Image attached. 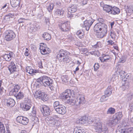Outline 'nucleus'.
<instances>
[{
    "mask_svg": "<svg viewBox=\"0 0 133 133\" xmlns=\"http://www.w3.org/2000/svg\"><path fill=\"white\" fill-rule=\"evenodd\" d=\"M59 26L61 30L63 31L66 32L70 28V23L69 21L62 22L59 24Z\"/></svg>",
    "mask_w": 133,
    "mask_h": 133,
    "instance_id": "obj_8",
    "label": "nucleus"
},
{
    "mask_svg": "<svg viewBox=\"0 0 133 133\" xmlns=\"http://www.w3.org/2000/svg\"><path fill=\"white\" fill-rule=\"evenodd\" d=\"M54 6V5L53 4H49L47 8V9L48 11L49 12L51 11L53 9Z\"/></svg>",
    "mask_w": 133,
    "mask_h": 133,
    "instance_id": "obj_45",
    "label": "nucleus"
},
{
    "mask_svg": "<svg viewBox=\"0 0 133 133\" xmlns=\"http://www.w3.org/2000/svg\"><path fill=\"white\" fill-rule=\"evenodd\" d=\"M93 125L95 127L96 131L99 133H107V129L105 127L103 128L102 127V123L98 118H96Z\"/></svg>",
    "mask_w": 133,
    "mask_h": 133,
    "instance_id": "obj_3",
    "label": "nucleus"
},
{
    "mask_svg": "<svg viewBox=\"0 0 133 133\" xmlns=\"http://www.w3.org/2000/svg\"><path fill=\"white\" fill-rule=\"evenodd\" d=\"M81 116H76V118L75 119V123L77 124H81Z\"/></svg>",
    "mask_w": 133,
    "mask_h": 133,
    "instance_id": "obj_47",
    "label": "nucleus"
},
{
    "mask_svg": "<svg viewBox=\"0 0 133 133\" xmlns=\"http://www.w3.org/2000/svg\"><path fill=\"white\" fill-rule=\"evenodd\" d=\"M128 99L129 100H131L132 98V94L131 93L128 94L127 95Z\"/></svg>",
    "mask_w": 133,
    "mask_h": 133,
    "instance_id": "obj_53",
    "label": "nucleus"
},
{
    "mask_svg": "<svg viewBox=\"0 0 133 133\" xmlns=\"http://www.w3.org/2000/svg\"><path fill=\"white\" fill-rule=\"evenodd\" d=\"M26 72L30 74L38 72V71L34 70L30 66H27L26 67Z\"/></svg>",
    "mask_w": 133,
    "mask_h": 133,
    "instance_id": "obj_22",
    "label": "nucleus"
},
{
    "mask_svg": "<svg viewBox=\"0 0 133 133\" xmlns=\"http://www.w3.org/2000/svg\"><path fill=\"white\" fill-rule=\"evenodd\" d=\"M125 72L123 71H121L119 72V74L121 77L122 78L125 76Z\"/></svg>",
    "mask_w": 133,
    "mask_h": 133,
    "instance_id": "obj_54",
    "label": "nucleus"
},
{
    "mask_svg": "<svg viewBox=\"0 0 133 133\" xmlns=\"http://www.w3.org/2000/svg\"><path fill=\"white\" fill-rule=\"evenodd\" d=\"M38 66L39 68H43V66L42 65V63L41 61L39 62L38 63Z\"/></svg>",
    "mask_w": 133,
    "mask_h": 133,
    "instance_id": "obj_62",
    "label": "nucleus"
},
{
    "mask_svg": "<svg viewBox=\"0 0 133 133\" xmlns=\"http://www.w3.org/2000/svg\"><path fill=\"white\" fill-rule=\"evenodd\" d=\"M103 26L102 28V29L99 32H96V35L97 37L98 38H103L104 36H105L107 34V26L105 24L103 25Z\"/></svg>",
    "mask_w": 133,
    "mask_h": 133,
    "instance_id": "obj_6",
    "label": "nucleus"
},
{
    "mask_svg": "<svg viewBox=\"0 0 133 133\" xmlns=\"http://www.w3.org/2000/svg\"><path fill=\"white\" fill-rule=\"evenodd\" d=\"M110 57L108 55L103 54L102 56L99 58L101 62H106L110 58Z\"/></svg>",
    "mask_w": 133,
    "mask_h": 133,
    "instance_id": "obj_21",
    "label": "nucleus"
},
{
    "mask_svg": "<svg viewBox=\"0 0 133 133\" xmlns=\"http://www.w3.org/2000/svg\"><path fill=\"white\" fill-rule=\"evenodd\" d=\"M113 116L115 118H116L118 121L121 119L122 117V112H119L116 113Z\"/></svg>",
    "mask_w": 133,
    "mask_h": 133,
    "instance_id": "obj_31",
    "label": "nucleus"
},
{
    "mask_svg": "<svg viewBox=\"0 0 133 133\" xmlns=\"http://www.w3.org/2000/svg\"><path fill=\"white\" fill-rule=\"evenodd\" d=\"M37 82L39 83L42 82V85L46 87L52 84L53 83V80L49 77L43 76L37 79Z\"/></svg>",
    "mask_w": 133,
    "mask_h": 133,
    "instance_id": "obj_5",
    "label": "nucleus"
},
{
    "mask_svg": "<svg viewBox=\"0 0 133 133\" xmlns=\"http://www.w3.org/2000/svg\"><path fill=\"white\" fill-rule=\"evenodd\" d=\"M81 124L87 125V117L84 116L81 117Z\"/></svg>",
    "mask_w": 133,
    "mask_h": 133,
    "instance_id": "obj_37",
    "label": "nucleus"
},
{
    "mask_svg": "<svg viewBox=\"0 0 133 133\" xmlns=\"http://www.w3.org/2000/svg\"><path fill=\"white\" fill-rule=\"evenodd\" d=\"M125 130L124 129H122L121 128H119L118 129L116 130L117 133H125Z\"/></svg>",
    "mask_w": 133,
    "mask_h": 133,
    "instance_id": "obj_48",
    "label": "nucleus"
},
{
    "mask_svg": "<svg viewBox=\"0 0 133 133\" xmlns=\"http://www.w3.org/2000/svg\"><path fill=\"white\" fill-rule=\"evenodd\" d=\"M29 50L27 48H26V50L24 53V55L26 56H28L29 55L28 53Z\"/></svg>",
    "mask_w": 133,
    "mask_h": 133,
    "instance_id": "obj_59",
    "label": "nucleus"
},
{
    "mask_svg": "<svg viewBox=\"0 0 133 133\" xmlns=\"http://www.w3.org/2000/svg\"><path fill=\"white\" fill-rule=\"evenodd\" d=\"M68 10L69 12L74 13L75 12V6L74 5H72L71 7L68 8Z\"/></svg>",
    "mask_w": 133,
    "mask_h": 133,
    "instance_id": "obj_44",
    "label": "nucleus"
},
{
    "mask_svg": "<svg viewBox=\"0 0 133 133\" xmlns=\"http://www.w3.org/2000/svg\"><path fill=\"white\" fill-rule=\"evenodd\" d=\"M75 133H82V130L80 128H75Z\"/></svg>",
    "mask_w": 133,
    "mask_h": 133,
    "instance_id": "obj_49",
    "label": "nucleus"
},
{
    "mask_svg": "<svg viewBox=\"0 0 133 133\" xmlns=\"http://www.w3.org/2000/svg\"><path fill=\"white\" fill-rule=\"evenodd\" d=\"M112 9V6L108 5H104L103 7V10L109 14H110Z\"/></svg>",
    "mask_w": 133,
    "mask_h": 133,
    "instance_id": "obj_25",
    "label": "nucleus"
},
{
    "mask_svg": "<svg viewBox=\"0 0 133 133\" xmlns=\"http://www.w3.org/2000/svg\"><path fill=\"white\" fill-rule=\"evenodd\" d=\"M105 24L102 23H96L94 27V30L96 32H99L100 31V30L102 29V28L104 25Z\"/></svg>",
    "mask_w": 133,
    "mask_h": 133,
    "instance_id": "obj_17",
    "label": "nucleus"
},
{
    "mask_svg": "<svg viewBox=\"0 0 133 133\" xmlns=\"http://www.w3.org/2000/svg\"><path fill=\"white\" fill-rule=\"evenodd\" d=\"M74 12H69L68 13V17L71 18L73 17V16L74 15Z\"/></svg>",
    "mask_w": 133,
    "mask_h": 133,
    "instance_id": "obj_56",
    "label": "nucleus"
},
{
    "mask_svg": "<svg viewBox=\"0 0 133 133\" xmlns=\"http://www.w3.org/2000/svg\"><path fill=\"white\" fill-rule=\"evenodd\" d=\"M21 107L24 111L29 110L30 108V106L24 103H22L21 104Z\"/></svg>",
    "mask_w": 133,
    "mask_h": 133,
    "instance_id": "obj_30",
    "label": "nucleus"
},
{
    "mask_svg": "<svg viewBox=\"0 0 133 133\" xmlns=\"http://www.w3.org/2000/svg\"><path fill=\"white\" fill-rule=\"evenodd\" d=\"M16 35L14 32L12 30L7 31L5 37V39L7 41H9L14 38Z\"/></svg>",
    "mask_w": 133,
    "mask_h": 133,
    "instance_id": "obj_10",
    "label": "nucleus"
},
{
    "mask_svg": "<svg viewBox=\"0 0 133 133\" xmlns=\"http://www.w3.org/2000/svg\"><path fill=\"white\" fill-rule=\"evenodd\" d=\"M40 28V26L38 24H34L31 26L30 29L32 31H35Z\"/></svg>",
    "mask_w": 133,
    "mask_h": 133,
    "instance_id": "obj_36",
    "label": "nucleus"
},
{
    "mask_svg": "<svg viewBox=\"0 0 133 133\" xmlns=\"http://www.w3.org/2000/svg\"><path fill=\"white\" fill-rule=\"evenodd\" d=\"M62 105V104H60V103L58 101H55L54 103V107L55 110L57 108H58L60 105Z\"/></svg>",
    "mask_w": 133,
    "mask_h": 133,
    "instance_id": "obj_43",
    "label": "nucleus"
},
{
    "mask_svg": "<svg viewBox=\"0 0 133 133\" xmlns=\"http://www.w3.org/2000/svg\"><path fill=\"white\" fill-rule=\"evenodd\" d=\"M112 91V88L111 86H108L105 91L104 94L107 97H109L111 94Z\"/></svg>",
    "mask_w": 133,
    "mask_h": 133,
    "instance_id": "obj_23",
    "label": "nucleus"
},
{
    "mask_svg": "<svg viewBox=\"0 0 133 133\" xmlns=\"http://www.w3.org/2000/svg\"><path fill=\"white\" fill-rule=\"evenodd\" d=\"M118 121L113 116V119H109L108 121V123L110 125H115L118 123Z\"/></svg>",
    "mask_w": 133,
    "mask_h": 133,
    "instance_id": "obj_24",
    "label": "nucleus"
},
{
    "mask_svg": "<svg viewBox=\"0 0 133 133\" xmlns=\"http://www.w3.org/2000/svg\"><path fill=\"white\" fill-rule=\"evenodd\" d=\"M45 22L46 24L49 25L50 24L49 19L48 18H45Z\"/></svg>",
    "mask_w": 133,
    "mask_h": 133,
    "instance_id": "obj_61",
    "label": "nucleus"
},
{
    "mask_svg": "<svg viewBox=\"0 0 133 133\" xmlns=\"http://www.w3.org/2000/svg\"><path fill=\"white\" fill-rule=\"evenodd\" d=\"M129 109L131 111H133V103H131L130 104Z\"/></svg>",
    "mask_w": 133,
    "mask_h": 133,
    "instance_id": "obj_55",
    "label": "nucleus"
},
{
    "mask_svg": "<svg viewBox=\"0 0 133 133\" xmlns=\"http://www.w3.org/2000/svg\"><path fill=\"white\" fill-rule=\"evenodd\" d=\"M94 21V19L90 18L89 20H86L84 22V25L83 27H85L87 31L89 30L90 27Z\"/></svg>",
    "mask_w": 133,
    "mask_h": 133,
    "instance_id": "obj_11",
    "label": "nucleus"
},
{
    "mask_svg": "<svg viewBox=\"0 0 133 133\" xmlns=\"http://www.w3.org/2000/svg\"><path fill=\"white\" fill-rule=\"evenodd\" d=\"M58 117L57 115H54L52 116H49L45 119L46 122L51 126L55 125L58 127L60 125L61 122L58 120Z\"/></svg>",
    "mask_w": 133,
    "mask_h": 133,
    "instance_id": "obj_4",
    "label": "nucleus"
},
{
    "mask_svg": "<svg viewBox=\"0 0 133 133\" xmlns=\"http://www.w3.org/2000/svg\"><path fill=\"white\" fill-rule=\"evenodd\" d=\"M49 88H50L51 90L52 91H54L56 90L55 88L54 87L52 84H51V85L48 86Z\"/></svg>",
    "mask_w": 133,
    "mask_h": 133,
    "instance_id": "obj_58",
    "label": "nucleus"
},
{
    "mask_svg": "<svg viewBox=\"0 0 133 133\" xmlns=\"http://www.w3.org/2000/svg\"><path fill=\"white\" fill-rule=\"evenodd\" d=\"M43 37L44 39L48 41L51 39L50 35L47 33H44L43 36Z\"/></svg>",
    "mask_w": 133,
    "mask_h": 133,
    "instance_id": "obj_34",
    "label": "nucleus"
},
{
    "mask_svg": "<svg viewBox=\"0 0 133 133\" xmlns=\"http://www.w3.org/2000/svg\"><path fill=\"white\" fill-rule=\"evenodd\" d=\"M120 12L119 9L117 8L116 7H112L110 14H112L115 15L116 14H118Z\"/></svg>",
    "mask_w": 133,
    "mask_h": 133,
    "instance_id": "obj_26",
    "label": "nucleus"
},
{
    "mask_svg": "<svg viewBox=\"0 0 133 133\" xmlns=\"http://www.w3.org/2000/svg\"><path fill=\"white\" fill-rule=\"evenodd\" d=\"M127 76L124 77V81L122 82V90L124 91L128 89L129 87V83L128 79H127Z\"/></svg>",
    "mask_w": 133,
    "mask_h": 133,
    "instance_id": "obj_14",
    "label": "nucleus"
},
{
    "mask_svg": "<svg viewBox=\"0 0 133 133\" xmlns=\"http://www.w3.org/2000/svg\"><path fill=\"white\" fill-rule=\"evenodd\" d=\"M20 88L18 84H16L14 86L13 88L10 91V92L12 93L13 94H15L18 92Z\"/></svg>",
    "mask_w": 133,
    "mask_h": 133,
    "instance_id": "obj_28",
    "label": "nucleus"
},
{
    "mask_svg": "<svg viewBox=\"0 0 133 133\" xmlns=\"http://www.w3.org/2000/svg\"><path fill=\"white\" fill-rule=\"evenodd\" d=\"M76 98L75 99V105L78 106L80 104H83L85 102L84 96L82 95L76 94Z\"/></svg>",
    "mask_w": 133,
    "mask_h": 133,
    "instance_id": "obj_7",
    "label": "nucleus"
},
{
    "mask_svg": "<svg viewBox=\"0 0 133 133\" xmlns=\"http://www.w3.org/2000/svg\"><path fill=\"white\" fill-rule=\"evenodd\" d=\"M62 96L63 99L67 100L65 102L66 104L74 105L75 94L73 90L71 91L69 89L66 90L62 93Z\"/></svg>",
    "mask_w": 133,
    "mask_h": 133,
    "instance_id": "obj_1",
    "label": "nucleus"
},
{
    "mask_svg": "<svg viewBox=\"0 0 133 133\" xmlns=\"http://www.w3.org/2000/svg\"><path fill=\"white\" fill-rule=\"evenodd\" d=\"M41 53L43 55L49 54L50 52V50L49 48L46 47L44 44H41L40 45L39 48Z\"/></svg>",
    "mask_w": 133,
    "mask_h": 133,
    "instance_id": "obj_13",
    "label": "nucleus"
},
{
    "mask_svg": "<svg viewBox=\"0 0 133 133\" xmlns=\"http://www.w3.org/2000/svg\"><path fill=\"white\" fill-rule=\"evenodd\" d=\"M59 114L63 115L66 112V109L65 106L63 105H60L58 108L55 110Z\"/></svg>",
    "mask_w": 133,
    "mask_h": 133,
    "instance_id": "obj_15",
    "label": "nucleus"
},
{
    "mask_svg": "<svg viewBox=\"0 0 133 133\" xmlns=\"http://www.w3.org/2000/svg\"><path fill=\"white\" fill-rule=\"evenodd\" d=\"M96 118H87V125L88 124H91L92 123H93V124H94V122L95 121V119Z\"/></svg>",
    "mask_w": 133,
    "mask_h": 133,
    "instance_id": "obj_40",
    "label": "nucleus"
},
{
    "mask_svg": "<svg viewBox=\"0 0 133 133\" xmlns=\"http://www.w3.org/2000/svg\"><path fill=\"white\" fill-rule=\"evenodd\" d=\"M42 92L40 90H37L34 94V97L36 98H41L42 95Z\"/></svg>",
    "mask_w": 133,
    "mask_h": 133,
    "instance_id": "obj_29",
    "label": "nucleus"
},
{
    "mask_svg": "<svg viewBox=\"0 0 133 133\" xmlns=\"http://www.w3.org/2000/svg\"><path fill=\"white\" fill-rule=\"evenodd\" d=\"M98 22H99V23L102 22L104 21L103 19L101 18H98Z\"/></svg>",
    "mask_w": 133,
    "mask_h": 133,
    "instance_id": "obj_63",
    "label": "nucleus"
},
{
    "mask_svg": "<svg viewBox=\"0 0 133 133\" xmlns=\"http://www.w3.org/2000/svg\"><path fill=\"white\" fill-rule=\"evenodd\" d=\"M125 133H130L133 131V128L127 127L124 129Z\"/></svg>",
    "mask_w": 133,
    "mask_h": 133,
    "instance_id": "obj_41",
    "label": "nucleus"
},
{
    "mask_svg": "<svg viewBox=\"0 0 133 133\" xmlns=\"http://www.w3.org/2000/svg\"><path fill=\"white\" fill-rule=\"evenodd\" d=\"M5 102L6 103L7 106L9 108L13 107L15 103V100L11 98L6 99L5 101Z\"/></svg>",
    "mask_w": 133,
    "mask_h": 133,
    "instance_id": "obj_16",
    "label": "nucleus"
},
{
    "mask_svg": "<svg viewBox=\"0 0 133 133\" xmlns=\"http://www.w3.org/2000/svg\"><path fill=\"white\" fill-rule=\"evenodd\" d=\"M16 98L17 99H21L23 98L24 97L23 93L21 92H19L18 94H13Z\"/></svg>",
    "mask_w": 133,
    "mask_h": 133,
    "instance_id": "obj_33",
    "label": "nucleus"
},
{
    "mask_svg": "<svg viewBox=\"0 0 133 133\" xmlns=\"http://www.w3.org/2000/svg\"><path fill=\"white\" fill-rule=\"evenodd\" d=\"M126 60V58L124 57H123L121 58H120L119 61L121 63H124Z\"/></svg>",
    "mask_w": 133,
    "mask_h": 133,
    "instance_id": "obj_52",
    "label": "nucleus"
},
{
    "mask_svg": "<svg viewBox=\"0 0 133 133\" xmlns=\"http://www.w3.org/2000/svg\"><path fill=\"white\" fill-rule=\"evenodd\" d=\"M62 78L63 82L65 83L67 82L68 81V78L67 76H63L62 77Z\"/></svg>",
    "mask_w": 133,
    "mask_h": 133,
    "instance_id": "obj_50",
    "label": "nucleus"
},
{
    "mask_svg": "<svg viewBox=\"0 0 133 133\" xmlns=\"http://www.w3.org/2000/svg\"><path fill=\"white\" fill-rule=\"evenodd\" d=\"M76 34L79 38H81L83 37L84 35V33L82 30H80L77 31Z\"/></svg>",
    "mask_w": 133,
    "mask_h": 133,
    "instance_id": "obj_32",
    "label": "nucleus"
},
{
    "mask_svg": "<svg viewBox=\"0 0 133 133\" xmlns=\"http://www.w3.org/2000/svg\"><path fill=\"white\" fill-rule=\"evenodd\" d=\"M17 121L24 125L27 124L29 122V119L27 118L22 116H18L17 118Z\"/></svg>",
    "mask_w": 133,
    "mask_h": 133,
    "instance_id": "obj_12",
    "label": "nucleus"
},
{
    "mask_svg": "<svg viewBox=\"0 0 133 133\" xmlns=\"http://www.w3.org/2000/svg\"><path fill=\"white\" fill-rule=\"evenodd\" d=\"M5 128L4 125L0 122V133H5Z\"/></svg>",
    "mask_w": 133,
    "mask_h": 133,
    "instance_id": "obj_42",
    "label": "nucleus"
},
{
    "mask_svg": "<svg viewBox=\"0 0 133 133\" xmlns=\"http://www.w3.org/2000/svg\"><path fill=\"white\" fill-rule=\"evenodd\" d=\"M42 95L41 98L42 100L44 101H46L49 99L48 96L44 92H42Z\"/></svg>",
    "mask_w": 133,
    "mask_h": 133,
    "instance_id": "obj_35",
    "label": "nucleus"
},
{
    "mask_svg": "<svg viewBox=\"0 0 133 133\" xmlns=\"http://www.w3.org/2000/svg\"><path fill=\"white\" fill-rule=\"evenodd\" d=\"M17 68L15 64L13 62H11L8 67V69L10 73H12L16 71Z\"/></svg>",
    "mask_w": 133,
    "mask_h": 133,
    "instance_id": "obj_18",
    "label": "nucleus"
},
{
    "mask_svg": "<svg viewBox=\"0 0 133 133\" xmlns=\"http://www.w3.org/2000/svg\"><path fill=\"white\" fill-rule=\"evenodd\" d=\"M64 12V11L62 9H57L54 13L55 16L56 17L62 16L63 15Z\"/></svg>",
    "mask_w": 133,
    "mask_h": 133,
    "instance_id": "obj_20",
    "label": "nucleus"
},
{
    "mask_svg": "<svg viewBox=\"0 0 133 133\" xmlns=\"http://www.w3.org/2000/svg\"><path fill=\"white\" fill-rule=\"evenodd\" d=\"M40 110L44 116L50 115L51 110L49 107L45 105L41 106L40 107Z\"/></svg>",
    "mask_w": 133,
    "mask_h": 133,
    "instance_id": "obj_9",
    "label": "nucleus"
},
{
    "mask_svg": "<svg viewBox=\"0 0 133 133\" xmlns=\"http://www.w3.org/2000/svg\"><path fill=\"white\" fill-rule=\"evenodd\" d=\"M115 109L113 108H109L107 111V114H113L115 112Z\"/></svg>",
    "mask_w": 133,
    "mask_h": 133,
    "instance_id": "obj_39",
    "label": "nucleus"
},
{
    "mask_svg": "<svg viewBox=\"0 0 133 133\" xmlns=\"http://www.w3.org/2000/svg\"><path fill=\"white\" fill-rule=\"evenodd\" d=\"M14 54L12 52H10L8 54H5L3 55L2 57L6 61H9L11 58L14 57Z\"/></svg>",
    "mask_w": 133,
    "mask_h": 133,
    "instance_id": "obj_19",
    "label": "nucleus"
},
{
    "mask_svg": "<svg viewBox=\"0 0 133 133\" xmlns=\"http://www.w3.org/2000/svg\"><path fill=\"white\" fill-rule=\"evenodd\" d=\"M133 13V6H129L128 8V12H127V16H131L130 14Z\"/></svg>",
    "mask_w": 133,
    "mask_h": 133,
    "instance_id": "obj_38",
    "label": "nucleus"
},
{
    "mask_svg": "<svg viewBox=\"0 0 133 133\" xmlns=\"http://www.w3.org/2000/svg\"><path fill=\"white\" fill-rule=\"evenodd\" d=\"M81 51L83 52L84 53H86L87 51V49L85 48H82L81 49Z\"/></svg>",
    "mask_w": 133,
    "mask_h": 133,
    "instance_id": "obj_60",
    "label": "nucleus"
},
{
    "mask_svg": "<svg viewBox=\"0 0 133 133\" xmlns=\"http://www.w3.org/2000/svg\"><path fill=\"white\" fill-rule=\"evenodd\" d=\"M69 54V52L61 50L57 55V58L61 61H62L66 63H69L70 61V58L68 56V55Z\"/></svg>",
    "mask_w": 133,
    "mask_h": 133,
    "instance_id": "obj_2",
    "label": "nucleus"
},
{
    "mask_svg": "<svg viewBox=\"0 0 133 133\" xmlns=\"http://www.w3.org/2000/svg\"><path fill=\"white\" fill-rule=\"evenodd\" d=\"M99 65L98 63H95L94 66V70L96 71L99 67Z\"/></svg>",
    "mask_w": 133,
    "mask_h": 133,
    "instance_id": "obj_51",
    "label": "nucleus"
},
{
    "mask_svg": "<svg viewBox=\"0 0 133 133\" xmlns=\"http://www.w3.org/2000/svg\"><path fill=\"white\" fill-rule=\"evenodd\" d=\"M19 0H10L11 5L13 7H15L19 5Z\"/></svg>",
    "mask_w": 133,
    "mask_h": 133,
    "instance_id": "obj_27",
    "label": "nucleus"
},
{
    "mask_svg": "<svg viewBox=\"0 0 133 133\" xmlns=\"http://www.w3.org/2000/svg\"><path fill=\"white\" fill-rule=\"evenodd\" d=\"M107 42L109 44L111 45H112L114 44V42L112 40H109L107 41Z\"/></svg>",
    "mask_w": 133,
    "mask_h": 133,
    "instance_id": "obj_64",
    "label": "nucleus"
},
{
    "mask_svg": "<svg viewBox=\"0 0 133 133\" xmlns=\"http://www.w3.org/2000/svg\"><path fill=\"white\" fill-rule=\"evenodd\" d=\"M108 97L105 94L102 96L100 100L101 102H103L106 101L107 99V97Z\"/></svg>",
    "mask_w": 133,
    "mask_h": 133,
    "instance_id": "obj_46",
    "label": "nucleus"
},
{
    "mask_svg": "<svg viewBox=\"0 0 133 133\" xmlns=\"http://www.w3.org/2000/svg\"><path fill=\"white\" fill-rule=\"evenodd\" d=\"M25 20V19L24 18H21L18 20V21L19 23H20L24 22Z\"/></svg>",
    "mask_w": 133,
    "mask_h": 133,
    "instance_id": "obj_57",
    "label": "nucleus"
}]
</instances>
